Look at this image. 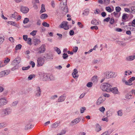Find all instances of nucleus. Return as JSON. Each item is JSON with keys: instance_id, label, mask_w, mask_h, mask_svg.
I'll return each mask as SVG.
<instances>
[{"instance_id": "f257e3e1", "label": "nucleus", "mask_w": 135, "mask_h": 135, "mask_svg": "<svg viewBox=\"0 0 135 135\" xmlns=\"http://www.w3.org/2000/svg\"><path fill=\"white\" fill-rule=\"evenodd\" d=\"M112 85L109 83H105L102 84L100 86L101 89L104 91L110 92Z\"/></svg>"}, {"instance_id": "f03ea898", "label": "nucleus", "mask_w": 135, "mask_h": 135, "mask_svg": "<svg viewBox=\"0 0 135 135\" xmlns=\"http://www.w3.org/2000/svg\"><path fill=\"white\" fill-rule=\"evenodd\" d=\"M62 1H64L65 2H64L62 4H61L60 6L61 9L63 11V13L66 14L68 12V9L66 5L67 0H62Z\"/></svg>"}, {"instance_id": "7ed1b4c3", "label": "nucleus", "mask_w": 135, "mask_h": 135, "mask_svg": "<svg viewBox=\"0 0 135 135\" xmlns=\"http://www.w3.org/2000/svg\"><path fill=\"white\" fill-rule=\"evenodd\" d=\"M105 74L106 78L108 79L115 77L117 76L115 72L111 71H107L105 73Z\"/></svg>"}, {"instance_id": "20e7f679", "label": "nucleus", "mask_w": 135, "mask_h": 135, "mask_svg": "<svg viewBox=\"0 0 135 135\" xmlns=\"http://www.w3.org/2000/svg\"><path fill=\"white\" fill-rule=\"evenodd\" d=\"M8 103L7 99L5 97L0 98V108L2 106L6 105Z\"/></svg>"}, {"instance_id": "39448f33", "label": "nucleus", "mask_w": 135, "mask_h": 135, "mask_svg": "<svg viewBox=\"0 0 135 135\" xmlns=\"http://www.w3.org/2000/svg\"><path fill=\"white\" fill-rule=\"evenodd\" d=\"M68 25V22H67L64 21L59 25V27L61 28H63L65 30H67L69 28V26Z\"/></svg>"}, {"instance_id": "423d86ee", "label": "nucleus", "mask_w": 135, "mask_h": 135, "mask_svg": "<svg viewBox=\"0 0 135 135\" xmlns=\"http://www.w3.org/2000/svg\"><path fill=\"white\" fill-rule=\"evenodd\" d=\"M45 47V45H42L39 48L37 49V51H38V53L39 54L44 53L46 50Z\"/></svg>"}, {"instance_id": "0eeeda50", "label": "nucleus", "mask_w": 135, "mask_h": 135, "mask_svg": "<svg viewBox=\"0 0 135 135\" xmlns=\"http://www.w3.org/2000/svg\"><path fill=\"white\" fill-rule=\"evenodd\" d=\"M45 60L42 57L38 58L37 60V66H42L44 63Z\"/></svg>"}, {"instance_id": "6e6552de", "label": "nucleus", "mask_w": 135, "mask_h": 135, "mask_svg": "<svg viewBox=\"0 0 135 135\" xmlns=\"http://www.w3.org/2000/svg\"><path fill=\"white\" fill-rule=\"evenodd\" d=\"M21 61L20 58L17 57L12 62V64L13 65H17Z\"/></svg>"}, {"instance_id": "1a4fd4ad", "label": "nucleus", "mask_w": 135, "mask_h": 135, "mask_svg": "<svg viewBox=\"0 0 135 135\" xmlns=\"http://www.w3.org/2000/svg\"><path fill=\"white\" fill-rule=\"evenodd\" d=\"M41 91L40 87L37 86L35 92L36 96L37 97H40L41 95Z\"/></svg>"}, {"instance_id": "9d476101", "label": "nucleus", "mask_w": 135, "mask_h": 135, "mask_svg": "<svg viewBox=\"0 0 135 135\" xmlns=\"http://www.w3.org/2000/svg\"><path fill=\"white\" fill-rule=\"evenodd\" d=\"M105 100V99L103 96H101L98 99L96 104L97 105H99L103 103Z\"/></svg>"}, {"instance_id": "9b49d317", "label": "nucleus", "mask_w": 135, "mask_h": 135, "mask_svg": "<svg viewBox=\"0 0 135 135\" xmlns=\"http://www.w3.org/2000/svg\"><path fill=\"white\" fill-rule=\"evenodd\" d=\"M110 92H112L114 94H119L120 92L118 90V88L117 87H114L113 88L111 87Z\"/></svg>"}, {"instance_id": "f8f14e48", "label": "nucleus", "mask_w": 135, "mask_h": 135, "mask_svg": "<svg viewBox=\"0 0 135 135\" xmlns=\"http://www.w3.org/2000/svg\"><path fill=\"white\" fill-rule=\"evenodd\" d=\"M41 77L43 81H47L48 80V75L46 73H42Z\"/></svg>"}, {"instance_id": "ddd939ff", "label": "nucleus", "mask_w": 135, "mask_h": 135, "mask_svg": "<svg viewBox=\"0 0 135 135\" xmlns=\"http://www.w3.org/2000/svg\"><path fill=\"white\" fill-rule=\"evenodd\" d=\"M135 59V55H131L127 56L125 59L127 61H130L133 60Z\"/></svg>"}, {"instance_id": "4468645a", "label": "nucleus", "mask_w": 135, "mask_h": 135, "mask_svg": "<svg viewBox=\"0 0 135 135\" xmlns=\"http://www.w3.org/2000/svg\"><path fill=\"white\" fill-rule=\"evenodd\" d=\"M21 11L23 13H27L29 11V8L26 6H22L20 9Z\"/></svg>"}, {"instance_id": "2eb2a0df", "label": "nucleus", "mask_w": 135, "mask_h": 135, "mask_svg": "<svg viewBox=\"0 0 135 135\" xmlns=\"http://www.w3.org/2000/svg\"><path fill=\"white\" fill-rule=\"evenodd\" d=\"M81 119L79 118H77L73 120L71 122V124L72 125H76L79 123Z\"/></svg>"}, {"instance_id": "dca6fc26", "label": "nucleus", "mask_w": 135, "mask_h": 135, "mask_svg": "<svg viewBox=\"0 0 135 135\" xmlns=\"http://www.w3.org/2000/svg\"><path fill=\"white\" fill-rule=\"evenodd\" d=\"M131 25L129 26L128 28L131 31L135 30V19L131 23Z\"/></svg>"}, {"instance_id": "f3484780", "label": "nucleus", "mask_w": 135, "mask_h": 135, "mask_svg": "<svg viewBox=\"0 0 135 135\" xmlns=\"http://www.w3.org/2000/svg\"><path fill=\"white\" fill-rule=\"evenodd\" d=\"M78 73V71L77 69H75L73 70V72L72 73V75L73 77L75 79H77L78 77V75L77 74Z\"/></svg>"}, {"instance_id": "a211bd4d", "label": "nucleus", "mask_w": 135, "mask_h": 135, "mask_svg": "<svg viewBox=\"0 0 135 135\" xmlns=\"http://www.w3.org/2000/svg\"><path fill=\"white\" fill-rule=\"evenodd\" d=\"M66 96L64 94L60 96L58 99L57 102H61L64 101L66 98Z\"/></svg>"}, {"instance_id": "6ab92c4d", "label": "nucleus", "mask_w": 135, "mask_h": 135, "mask_svg": "<svg viewBox=\"0 0 135 135\" xmlns=\"http://www.w3.org/2000/svg\"><path fill=\"white\" fill-rule=\"evenodd\" d=\"M8 108H6L3 109L2 116L4 117L7 115L8 114Z\"/></svg>"}, {"instance_id": "aec40b11", "label": "nucleus", "mask_w": 135, "mask_h": 135, "mask_svg": "<svg viewBox=\"0 0 135 135\" xmlns=\"http://www.w3.org/2000/svg\"><path fill=\"white\" fill-rule=\"evenodd\" d=\"M8 74V70H5L0 72V78L7 75Z\"/></svg>"}, {"instance_id": "412c9836", "label": "nucleus", "mask_w": 135, "mask_h": 135, "mask_svg": "<svg viewBox=\"0 0 135 135\" xmlns=\"http://www.w3.org/2000/svg\"><path fill=\"white\" fill-rule=\"evenodd\" d=\"M18 16V13L16 12H15L14 13L10 15L9 18L12 19V18L16 19L17 16Z\"/></svg>"}, {"instance_id": "4be33fe9", "label": "nucleus", "mask_w": 135, "mask_h": 135, "mask_svg": "<svg viewBox=\"0 0 135 135\" xmlns=\"http://www.w3.org/2000/svg\"><path fill=\"white\" fill-rule=\"evenodd\" d=\"M32 125L29 122H27L26 124L25 127V129L26 130H28L31 128Z\"/></svg>"}, {"instance_id": "5701e85b", "label": "nucleus", "mask_w": 135, "mask_h": 135, "mask_svg": "<svg viewBox=\"0 0 135 135\" xmlns=\"http://www.w3.org/2000/svg\"><path fill=\"white\" fill-rule=\"evenodd\" d=\"M9 24L12 26H15L18 28H20V26L19 25L17 24L15 22L9 21Z\"/></svg>"}, {"instance_id": "b1692460", "label": "nucleus", "mask_w": 135, "mask_h": 135, "mask_svg": "<svg viewBox=\"0 0 135 135\" xmlns=\"http://www.w3.org/2000/svg\"><path fill=\"white\" fill-rule=\"evenodd\" d=\"M34 42L35 45H36L39 44L41 42V41L39 39L35 38L34 39Z\"/></svg>"}, {"instance_id": "393cba45", "label": "nucleus", "mask_w": 135, "mask_h": 135, "mask_svg": "<svg viewBox=\"0 0 135 135\" xmlns=\"http://www.w3.org/2000/svg\"><path fill=\"white\" fill-rule=\"evenodd\" d=\"M91 23L95 25H98L99 23V21L95 19H93L91 21Z\"/></svg>"}, {"instance_id": "a878e982", "label": "nucleus", "mask_w": 135, "mask_h": 135, "mask_svg": "<svg viewBox=\"0 0 135 135\" xmlns=\"http://www.w3.org/2000/svg\"><path fill=\"white\" fill-rule=\"evenodd\" d=\"M89 9H86L84 10L82 15L84 16H87L89 13Z\"/></svg>"}, {"instance_id": "bb28decb", "label": "nucleus", "mask_w": 135, "mask_h": 135, "mask_svg": "<svg viewBox=\"0 0 135 135\" xmlns=\"http://www.w3.org/2000/svg\"><path fill=\"white\" fill-rule=\"evenodd\" d=\"M96 128L95 130L97 132H99L101 130V128L100 126L98 124H96L95 125Z\"/></svg>"}, {"instance_id": "cd10ccee", "label": "nucleus", "mask_w": 135, "mask_h": 135, "mask_svg": "<svg viewBox=\"0 0 135 135\" xmlns=\"http://www.w3.org/2000/svg\"><path fill=\"white\" fill-rule=\"evenodd\" d=\"M133 97L132 95L130 94V93H127L125 95V98L128 99H132Z\"/></svg>"}, {"instance_id": "c85d7f7f", "label": "nucleus", "mask_w": 135, "mask_h": 135, "mask_svg": "<svg viewBox=\"0 0 135 135\" xmlns=\"http://www.w3.org/2000/svg\"><path fill=\"white\" fill-rule=\"evenodd\" d=\"M45 11L46 10L45 8V5L43 4H42L41 5V9L40 11V13L41 14Z\"/></svg>"}, {"instance_id": "c756f323", "label": "nucleus", "mask_w": 135, "mask_h": 135, "mask_svg": "<svg viewBox=\"0 0 135 135\" xmlns=\"http://www.w3.org/2000/svg\"><path fill=\"white\" fill-rule=\"evenodd\" d=\"M55 80V78L54 76L52 75H48V80L50 81L54 80Z\"/></svg>"}, {"instance_id": "7c9ffc66", "label": "nucleus", "mask_w": 135, "mask_h": 135, "mask_svg": "<svg viewBox=\"0 0 135 135\" xmlns=\"http://www.w3.org/2000/svg\"><path fill=\"white\" fill-rule=\"evenodd\" d=\"M48 17L46 13L42 14L40 16V18L42 19H44L47 18Z\"/></svg>"}, {"instance_id": "2f4dec72", "label": "nucleus", "mask_w": 135, "mask_h": 135, "mask_svg": "<svg viewBox=\"0 0 135 135\" xmlns=\"http://www.w3.org/2000/svg\"><path fill=\"white\" fill-rule=\"evenodd\" d=\"M58 123L57 122L52 124L51 126V127L52 128H56L58 126Z\"/></svg>"}, {"instance_id": "473e14b6", "label": "nucleus", "mask_w": 135, "mask_h": 135, "mask_svg": "<svg viewBox=\"0 0 135 135\" xmlns=\"http://www.w3.org/2000/svg\"><path fill=\"white\" fill-rule=\"evenodd\" d=\"M54 50L56 51L59 54L61 53V51L60 49L57 47H54Z\"/></svg>"}, {"instance_id": "72a5a7b5", "label": "nucleus", "mask_w": 135, "mask_h": 135, "mask_svg": "<svg viewBox=\"0 0 135 135\" xmlns=\"http://www.w3.org/2000/svg\"><path fill=\"white\" fill-rule=\"evenodd\" d=\"M7 125V124L5 123H0V129L6 127Z\"/></svg>"}, {"instance_id": "f704fd0d", "label": "nucleus", "mask_w": 135, "mask_h": 135, "mask_svg": "<svg viewBox=\"0 0 135 135\" xmlns=\"http://www.w3.org/2000/svg\"><path fill=\"white\" fill-rule=\"evenodd\" d=\"M117 43L119 45L122 46H125L126 45V44L125 43H123L122 42L119 41H117Z\"/></svg>"}, {"instance_id": "c9c22d12", "label": "nucleus", "mask_w": 135, "mask_h": 135, "mask_svg": "<svg viewBox=\"0 0 135 135\" xmlns=\"http://www.w3.org/2000/svg\"><path fill=\"white\" fill-rule=\"evenodd\" d=\"M99 110L100 112L103 113H104L105 110V109L103 107V106L99 108Z\"/></svg>"}, {"instance_id": "e433bc0d", "label": "nucleus", "mask_w": 135, "mask_h": 135, "mask_svg": "<svg viewBox=\"0 0 135 135\" xmlns=\"http://www.w3.org/2000/svg\"><path fill=\"white\" fill-rule=\"evenodd\" d=\"M105 9L109 12H111L113 11V9L112 10L111 8L109 7H106Z\"/></svg>"}, {"instance_id": "4c0bfd02", "label": "nucleus", "mask_w": 135, "mask_h": 135, "mask_svg": "<svg viewBox=\"0 0 135 135\" xmlns=\"http://www.w3.org/2000/svg\"><path fill=\"white\" fill-rule=\"evenodd\" d=\"M113 112H111L110 111H107L106 113L108 117L111 116L113 115Z\"/></svg>"}, {"instance_id": "58836bf2", "label": "nucleus", "mask_w": 135, "mask_h": 135, "mask_svg": "<svg viewBox=\"0 0 135 135\" xmlns=\"http://www.w3.org/2000/svg\"><path fill=\"white\" fill-rule=\"evenodd\" d=\"M127 14L124 13L122 16V19L124 20H126V19L128 18V17L127 16Z\"/></svg>"}, {"instance_id": "ea45409f", "label": "nucleus", "mask_w": 135, "mask_h": 135, "mask_svg": "<svg viewBox=\"0 0 135 135\" xmlns=\"http://www.w3.org/2000/svg\"><path fill=\"white\" fill-rule=\"evenodd\" d=\"M37 32V31L36 30H33L30 33V35L34 36L36 35Z\"/></svg>"}, {"instance_id": "a19ab883", "label": "nucleus", "mask_w": 135, "mask_h": 135, "mask_svg": "<svg viewBox=\"0 0 135 135\" xmlns=\"http://www.w3.org/2000/svg\"><path fill=\"white\" fill-rule=\"evenodd\" d=\"M22 46L20 44L17 45L15 47V50H17L20 49H21Z\"/></svg>"}, {"instance_id": "79ce46f5", "label": "nucleus", "mask_w": 135, "mask_h": 135, "mask_svg": "<svg viewBox=\"0 0 135 135\" xmlns=\"http://www.w3.org/2000/svg\"><path fill=\"white\" fill-rule=\"evenodd\" d=\"M110 2V0H104V3L106 5H107L109 4Z\"/></svg>"}, {"instance_id": "37998d69", "label": "nucleus", "mask_w": 135, "mask_h": 135, "mask_svg": "<svg viewBox=\"0 0 135 135\" xmlns=\"http://www.w3.org/2000/svg\"><path fill=\"white\" fill-rule=\"evenodd\" d=\"M42 25L44 27H49L50 26L49 24L45 22H44L43 23Z\"/></svg>"}, {"instance_id": "c03bdc74", "label": "nucleus", "mask_w": 135, "mask_h": 135, "mask_svg": "<svg viewBox=\"0 0 135 135\" xmlns=\"http://www.w3.org/2000/svg\"><path fill=\"white\" fill-rule=\"evenodd\" d=\"M27 43L29 45H32L31 39L30 38H28L27 39Z\"/></svg>"}, {"instance_id": "a18cd8bd", "label": "nucleus", "mask_w": 135, "mask_h": 135, "mask_svg": "<svg viewBox=\"0 0 135 135\" xmlns=\"http://www.w3.org/2000/svg\"><path fill=\"white\" fill-rule=\"evenodd\" d=\"M58 96L57 95H55L52 96L51 97V99L52 100H54L57 98Z\"/></svg>"}, {"instance_id": "49530a36", "label": "nucleus", "mask_w": 135, "mask_h": 135, "mask_svg": "<svg viewBox=\"0 0 135 135\" xmlns=\"http://www.w3.org/2000/svg\"><path fill=\"white\" fill-rule=\"evenodd\" d=\"M117 114L118 116H121L123 115L122 111V110H120L117 112Z\"/></svg>"}, {"instance_id": "de8ad7c7", "label": "nucleus", "mask_w": 135, "mask_h": 135, "mask_svg": "<svg viewBox=\"0 0 135 135\" xmlns=\"http://www.w3.org/2000/svg\"><path fill=\"white\" fill-rule=\"evenodd\" d=\"M130 9H131V10H130V11L131 12L133 13H135V6L132 7Z\"/></svg>"}, {"instance_id": "09e8293b", "label": "nucleus", "mask_w": 135, "mask_h": 135, "mask_svg": "<svg viewBox=\"0 0 135 135\" xmlns=\"http://www.w3.org/2000/svg\"><path fill=\"white\" fill-rule=\"evenodd\" d=\"M29 21V18H26L24 19L23 21V23L24 24H25L27 23Z\"/></svg>"}, {"instance_id": "8fccbe9b", "label": "nucleus", "mask_w": 135, "mask_h": 135, "mask_svg": "<svg viewBox=\"0 0 135 135\" xmlns=\"http://www.w3.org/2000/svg\"><path fill=\"white\" fill-rule=\"evenodd\" d=\"M35 77V75L33 74L30 75L28 77V79L31 80L32 79L33 77Z\"/></svg>"}, {"instance_id": "3c124183", "label": "nucleus", "mask_w": 135, "mask_h": 135, "mask_svg": "<svg viewBox=\"0 0 135 135\" xmlns=\"http://www.w3.org/2000/svg\"><path fill=\"white\" fill-rule=\"evenodd\" d=\"M4 37L2 35H0V42L2 43L4 41Z\"/></svg>"}, {"instance_id": "603ef678", "label": "nucleus", "mask_w": 135, "mask_h": 135, "mask_svg": "<svg viewBox=\"0 0 135 135\" xmlns=\"http://www.w3.org/2000/svg\"><path fill=\"white\" fill-rule=\"evenodd\" d=\"M8 62V57L5 59V60H4V63L5 64L3 65L4 66L6 64H7Z\"/></svg>"}, {"instance_id": "864d4df0", "label": "nucleus", "mask_w": 135, "mask_h": 135, "mask_svg": "<svg viewBox=\"0 0 135 135\" xmlns=\"http://www.w3.org/2000/svg\"><path fill=\"white\" fill-rule=\"evenodd\" d=\"M78 50V47L77 46H75L73 47V50L74 52H77Z\"/></svg>"}, {"instance_id": "5fc2aeb1", "label": "nucleus", "mask_w": 135, "mask_h": 135, "mask_svg": "<svg viewBox=\"0 0 135 135\" xmlns=\"http://www.w3.org/2000/svg\"><path fill=\"white\" fill-rule=\"evenodd\" d=\"M62 57L64 59H66L68 57V55L66 53H64L63 54Z\"/></svg>"}, {"instance_id": "6e6d98bb", "label": "nucleus", "mask_w": 135, "mask_h": 135, "mask_svg": "<svg viewBox=\"0 0 135 135\" xmlns=\"http://www.w3.org/2000/svg\"><path fill=\"white\" fill-rule=\"evenodd\" d=\"M92 85L93 83H92L89 82L87 84L86 86L89 88H90L92 86Z\"/></svg>"}, {"instance_id": "4d7b16f0", "label": "nucleus", "mask_w": 135, "mask_h": 135, "mask_svg": "<svg viewBox=\"0 0 135 135\" xmlns=\"http://www.w3.org/2000/svg\"><path fill=\"white\" fill-rule=\"evenodd\" d=\"M86 108L85 107H82L80 109V113H83L84 111L85 110Z\"/></svg>"}, {"instance_id": "13d9d810", "label": "nucleus", "mask_w": 135, "mask_h": 135, "mask_svg": "<svg viewBox=\"0 0 135 135\" xmlns=\"http://www.w3.org/2000/svg\"><path fill=\"white\" fill-rule=\"evenodd\" d=\"M115 9L116 11L117 12H119L121 10V8L120 7H119V6H118V7H116L115 8Z\"/></svg>"}, {"instance_id": "bf43d9fd", "label": "nucleus", "mask_w": 135, "mask_h": 135, "mask_svg": "<svg viewBox=\"0 0 135 135\" xmlns=\"http://www.w3.org/2000/svg\"><path fill=\"white\" fill-rule=\"evenodd\" d=\"M30 68V66H28L26 67H23L22 68V69L23 70H27L29 69Z\"/></svg>"}, {"instance_id": "052dcab7", "label": "nucleus", "mask_w": 135, "mask_h": 135, "mask_svg": "<svg viewBox=\"0 0 135 135\" xmlns=\"http://www.w3.org/2000/svg\"><path fill=\"white\" fill-rule=\"evenodd\" d=\"M118 12H117L116 11V12H114L112 13V14H113L115 17H118L119 16L118 14Z\"/></svg>"}, {"instance_id": "680f3d73", "label": "nucleus", "mask_w": 135, "mask_h": 135, "mask_svg": "<svg viewBox=\"0 0 135 135\" xmlns=\"http://www.w3.org/2000/svg\"><path fill=\"white\" fill-rule=\"evenodd\" d=\"M90 28L91 30H93L94 29H95V30H97L98 29V28L97 26H91L90 27Z\"/></svg>"}, {"instance_id": "e2e57ef3", "label": "nucleus", "mask_w": 135, "mask_h": 135, "mask_svg": "<svg viewBox=\"0 0 135 135\" xmlns=\"http://www.w3.org/2000/svg\"><path fill=\"white\" fill-rule=\"evenodd\" d=\"M27 37L28 36L27 35H24L23 36V39L26 41H27L28 39Z\"/></svg>"}, {"instance_id": "0e129e2a", "label": "nucleus", "mask_w": 135, "mask_h": 135, "mask_svg": "<svg viewBox=\"0 0 135 135\" xmlns=\"http://www.w3.org/2000/svg\"><path fill=\"white\" fill-rule=\"evenodd\" d=\"M15 66L13 67L11 69L12 71L15 70L16 69H18V65H15Z\"/></svg>"}, {"instance_id": "69168bd1", "label": "nucleus", "mask_w": 135, "mask_h": 135, "mask_svg": "<svg viewBox=\"0 0 135 135\" xmlns=\"http://www.w3.org/2000/svg\"><path fill=\"white\" fill-rule=\"evenodd\" d=\"M97 77L95 76H93L92 78V80L93 82L97 81Z\"/></svg>"}, {"instance_id": "338daca9", "label": "nucleus", "mask_w": 135, "mask_h": 135, "mask_svg": "<svg viewBox=\"0 0 135 135\" xmlns=\"http://www.w3.org/2000/svg\"><path fill=\"white\" fill-rule=\"evenodd\" d=\"M18 101H16L13 102L12 103V105L13 106H15L17 105V104L18 103Z\"/></svg>"}, {"instance_id": "774afa93", "label": "nucleus", "mask_w": 135, "mask_h": 135, "mask_svg": "<svg viewBox=\"0 0 135 135\" xmlns=\"http://www.w3.org/2000/svg\"><path fill=\"white\" fill-rule=\"evenodd\" d=\"M36 24L37 25H40L41 24V20L40 19H38V20H37Z\"/></svg>"}]
</instances>
